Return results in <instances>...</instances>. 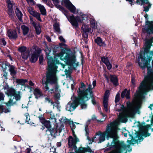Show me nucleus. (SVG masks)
<instances>
[{"instance_id": "aec40b11", "label": "nucleus", "mask_w": 153, "mask_h": 153, "mask_svg": "<svg viewBox=\"0 0 153 153\" xmlns=\"http://www.w3.org/2000/svg\"><path fill=\"white\" fill-rule=\"evenodd\" d=\"M33 94L35 98L38 99L43 96V94L41 90L39 88H36L33 91Z\"/></svg>"}, {"instance_id": "7ed1b4c3", "label": "nucleus", "mask_w": 153, "mask_h": 153, "mask_svg": "<svg viewBox=\"0 0 153 153\" xmlns=\"http://www.w3.org/2000/svg\"><path fill=\"white\" fill-rule=\"evenodd\" d=\"M62 4L65 6L71 12L74 14H76L78 13V15L76 17L73 15L69 17L67 16L73 26L76 27H78L79 23H83V21L87 19L86 15L82 12H79L78 10L76 9L69 0H62Z\"/></svg>"}, {"instance_id": "58836bf2", "label": "nucleus", "mask_w": 153, "mask_h": 153, "mask_svg": "<svg viewBox=\"0 0 153 153\" xmlns=\"http://www.w3.org/2000/svg\"><path fill=\"white\" fill-rule=\"evenodd\" d=\"M60 120L62 123H67L68 122L69 123V121L70 120L67 119L65 117H62Z\"/></svg>"}, {"instance_id": "3c124183", "label": "nucleus", "mask_w": 153, "mask_h": 153, "mask_svg": "<svg viewBox=\"0 0 153 153\" xmlns=\"http://www.w3.org/2000/svg\"><path fill=\"white\" fill-rule=\"evenodd\" d=\"M43 59V56L41 55L39 57V60L40 64H41L42 62Z\"/></svg>"}, {"instance_id": "09e8293b", "label": "nucleus", "mask_w": 153, "mask_h": 153, "mask_svg": "<svg viewBox=\"0 0 153 153\" xmlns=\"http://www.w3.org/2000/svg\"><path fill=\"white\" fill-rule=\"evenodd\" d=\"M94 88L92 87L91 85H88V88L87 89H88V91H87V92H88V91H90L91 92V94L92 95V91H91V90L92 89Z\"/></svg>"}, {"instance_id": "6e6552de", "label": "nucleus", "mask_w": 153, "mask_h": 153, "mask_svg": "<svg viewBox=\"0 0 153 153\" xmlns=\"http://www.w3.org/2000/svg\"><path fill=\"white\" fill-rule=\"evenodd\" d=\"M143 30L148 33L153 34V22L146 21V25Z\"/></svg>"}, {"instance_id": "c9c22d12", "label": "nucleus", "mask_w": 153, "mask_h": 153, "mask_svg": "<svg viewBox=\"0 0 153 153\" xmlns=\"http://www.w3.org/2000/svg\"><path fill=\"white\" fill-rule=\"evenodd\" d=\"M53 27L55 30L59 33L60 32V28L59 24L57 23H55L53 25Z\"/></svg>"}, {"instance_id": "1a4fd4ad", "label": "nucleus", "mask_w": 153, "mask_h": 153, "mask_svg": "<svg viewBox=\"0 0 153 153\" xmlns=\"http://www.w3.org/2000/svg\"><path fill=\"white\" fill-rule=\"evenodd\" d=\"M136 3L137 4H141V5L144 4L143 7L144 8L143 10L145 12L149 11L152 5V4L149 3L148 0H137Z\"/></svg>"}, {"instance_id": "e433bc0d", "label": "nucleus", "mask_w": 153, "mask_h": 153, "mask_svg": "<svg viewBox=\"0 0 153 153\" xmlns=\"http://www.w3.org/2000/svg\"><path fill=\"white\" fill-rule=\"evenodd\" d=\"M27 80L26 79H18L17 80V82L19 84L22 85H24L25 83L27 82Z\"/></svg>"}, {"instance_id": "a19ab883", "label": "nucleus", "mask_w": 153, "mask_h": 153, "mask_svg": "<svg viewBox=\"0 0 153 153\" xmlns=\"http://www.w3.org/2000/svg\"><path fill=\"white\" fill-rule=\"evenodd\" d=\"M101 60L105 64L109 62L108 58L105 57H102Z\"/></svg>"}, {"instance_id": "6ab92c4d", "label": "nucleus", "mask_w": 153, "mask_h": 153, "mask_svg": "<svg viewBox=\"0 0 153 153\" xmlns=\"http://www.w3.org/2000/svg\"><path fill=\"white\" fill-rule=\"evenodd\" d=\"M7 36L10 39H16L17 35L16 31L14 30H8L7 32Z\"/></svg>"}, {"instance_id": "f03ea898", "label": "nucleus", "mask_w": 153, "mask_h": 153, "mask_svg": "<svg viewBox=\"0 0 153 153\" xmlns=\"http://www.w3.org/2000/svg\"><path fill=\"white\" fill-rule=\"evenodd\" d=\"M45 51L48 60V72L46 79L43 78L42 84L49 92L54 93V97L57 99L60 97V91L56 84L57 78L56 74L57 68L56 65L59 63L60 59L64 61L66 64L72 65L75 62V56L70 50H65L54 55L53 59L50 55L51 50L47 48Z\"/></svg>"}, {"instance_id": "412c9836", "label": "nucleus", "mask_w": 153, "mask_h": 153, "mask_svg": "<svg viewBox=\"0 0 153 153\" xmlns=\"http://www.w3.org/2000/svg\"><path fill=\"white\" fill-rule=\"evenodd\" d=\"M111 81L113 84L116 86L118 85V79L117 77L115 75L110 76Z\"/></svg>"}, {"instance_id": "0e129e2a", "label": "nucleus", "mask_w": 153, "mask_h": 153, "mask_svg": "<svg viewBox=\"0 0 153 153\" xmlns=\"http://www.w3.org/2000/svg\"><path fill=\"white\" fill-rule=\"evenodd\" d=\"M29 84L31 86H33L34 85V84L31 81H30L29 82Z\"/></svg>"}, {"instance_id": "69168bd1", "label": "nucleus", "mask_w": 153, "mask_h": 153, "mask_svg": "<svg viewBox=\"0 0 153 153\" xmlns=\"http://www.w3.org/2000/svg\"><path fill=\"white\" fill-rule=\"evenodd\" d=\"M131 81V82L132 83V84H134V82L135 81L134 79L133 78H132Z\"/></svg>"}, {"instance_id": "de8ad7c7", "label": "nucleus", "mask_w": 153, "mask_h": 153, "mask_svg": "<svg viewBox=\"0 0 153 153\" xmlns=\"http://www.w3.org/2000/svg\"><path fill=\"white\" fill-rule=\"evenodd\" d=\"M105 65L107 68L109 70L110 69L112 68V65L109 62H108Z\"/></svg>"}, {"instance_id": "49530a36", "label": "nucleus", "mask_w": 153, "mask_h": 153, "mask_svg": "<svg viewBox=\"0 0 153 153\" xmlns=\"http://www.w3.org/2000/svg\"><path fill=\"white\" fill-rule=\"evenodd\" d=\"M25 116L26 117V122H28L30 120L29 116L28 113H26L25 114Z\"/></svg>"}, {"instance_id": "393cba45", "label": "nucleus", "mask_w": 153, "mask_h": 153, "mask_svg": "<svg viewBox=\"0 0 153 153\" xmlns=\"http://www.w3.org/2000/svg\"><path fill=\"white\" fill-rule=\"evenodd\" d=\"M16 15L20 21H22V18L23 14L21 11H20L18 8H16L15 11Z\"/></svg>"}, {"instance_id": "72a5a7b5", "label": "nucleus", "mask_w": 153, "mask_h": 153, "mask_svg": "<svg viewBox=\"0 0 153 153\" xmlns=\"http://www.w3.org/2000/svg\"><path fill=\"white\" fill-rule=\"evenodd\" d=\"M45 100L46 101H48L49 103H50L51 104V105H53V108H54L55 107H58V104H56L54 103L53 102L51 101V100H50V99L48 97H46L45 98Z\"/></svg>"}, {"instance_id": "13d9d810", "label": "nucleus", "mask_w": 153, "mask_h": 153, "mask_svg": "<svg viewBox=\"0 0 153 153\" xmlns=\"http://www.w3.org/2000/svg\"><path fill=\"white\" fill-rule=\"evenodd\" d=\"M128 2L130 3V4L132 5L134 4V2L133 1H132V0H126Z\"/></svg>"}, {"instance_id": "6e6d98bb", "label": "nucleus", "mask_w": 153, "mask_h": 153, "mask_svg": "<svg viewBox=\"0 0 153 153\" xmlns=\"http://www.w3.org/2000/svg\"><path fill=\"white\" fill-rule=\"evenodd\" d=\"M59 39L60 41H61L63 42H65V40L63 38V37L62 36H60L59 37Z\"/></svg>"}, {"instance_id": "423d86ee", "label": "nucleus", "mask_w": 153, "mask_h": 153, "mask_svg": "<svg viewBox=\"0 0 153 153\" xmlns=\"http://www.w3.org/2000/svg\"><path fill=\"white\" fill-rule=\"evenodd\" d=\"M85 85L83 82L81 83V86L77 91L78 97L83 99L85 101L88 100L92 97L91 92L88 91V89H85Z\"/></svg>"}, {"instance_id": "4be33fe9", "label": "nucleus", "mask_w": 153, "mask_h": 153, "mask_svg": "<svg viewBox=\"0 0 153 153\" xmlns=\"http://www.w3.org/2000/svg\"><path fill=\"white\" fill-rule=\"evenodd\" d=\"M41 123L44 125V126L48 128V129L49 130V128L51 127V125L50 122L49 121L45 120V119H41Z\"/></svg>"}, {"instance_id": "bb28decb", "label": "nucleus", "mask_w": 153, "mask_h": 153, "mask_svg": "<svg viewBox=\"0 0 153 153\" xmlns=\"http://www.w3.org/2000/svg\"><path fill=\"white\" fill-rule=\"evenodd\" d=\"M130 91L126 89L125 90L122 92L121 95V97L122 98H123L124 97H126V98L128 99L129 98Z\"/></svg>"}, {"instance_id": "680f3d73", "label": "nucleus", "mask_w": 153, "mask_h": 153, "mask_svg": "<svg viewBox=\"0 0 153 153\" xmlns=\"http://www.w3.org/2000/svg\"><path fill=\"white\" fill-rule=\"evenodd\" d=\"M46 38L47 39V40H48V41L50 42L51 41V39L50 37L49 36H46Z\"/></svg>"}, {"instance_id": "c85d7f7f", "label": "nucleus", "mask_w": 153, "mask_h": 153, "mask_svg": "<svg viewBox=\"0 0 153 153\" xmlns=\"http://www.w3.org/2000/svg\"><path fill=\"white\" fill-rule=\"evenodd\" d=\"M21 28L23 35H25L27 34L29 30L27 26L24 25L22 26Z\"/></svg>"}, {"instance_id": "338daca9", "label": "nucleus", "mask_w": 153, "mask_h": 153, "mask_svg": "<svg viewBox=\"0 0 153 153\" xmlns=\"http://www.w3.org/2000/svg\"><path fill=\"white\" fill-rule=\"evenodd\" d=\"M61 146V143L60 142H58L57 143V147H59Z\"/></svg>"}, {"instance_id": "e2e57ef3", "label": "nucleus", "mask_w": 153, "mask_h": 153, "mask_svg": "<svg viewBox=\"0 0 153 153\" xmlns=\"http://www.w3.org/2000/svg\"><path fill=\"white\" fill-rule=\"evenodd\" d=\"M42 1L45 3L48 4V3H49L48 0H42Z\"/></svg>"}, {"instance_id": "c756f323", "label": "nucleus", "mask_w": 153, "mask_h": 153, "mask_svg": "<svg viewBox=\"0 0 153 153\" xmlns=\"http://www.w3.org/2000/svg\"><path fill=\"white\" fill-rule=\"evenodd\" d=\"M9 70L10 72V74L12 76H14L16 73V72L15 70V68L12 65H10V68Z\"/></svg>"}, {"instance_id": "8fccbe9b", "label": "nucleus", "mask_w": 153, "mask_h": 153, "mask_svg": "<svg viewBox=\"0 0 153 153\" xmlns=\"http://www.w3.org/2000/svg\"><path fill=\"white\" fill-rule=\"evenodd\" d=\"M0 42L1 44H2L3 45H5L6 44V42L4 39H1L0 40Z\"/></svg>"}, {"instance_id": "ddd939ff", "label": "nucleus", "mask_w": 153, "mask_h": 153, "mask_svg": "<svg viewBox=\"0 0 153 153\" xmlns=\"http://www.w3.org/2000/svg\"><path fill=\"white\" fill-rule=\"evenodd\" d=\"M28 11L30 14L36 17L38 20L41 21L40 14L36 11H35L32 7H29L28 8Z\"/></svg>"}, {"instance_id": "cd10ccee", "label": "nucleus", "mask_w": 153, "mask_h": 153, "mask_svg": "<svg viewBox=\"0 0 153 153\" xmlns=\"http://www.w3.org/2000/svg\"><path fill=\"white\" fill-rule=\"evenodd\" d=\"M30 52L29 50L21 54L22 58L25 59H27L30 55Z\"/></svg>"}, {"instance_id": "dca6fc26", "label": "nucleus", "mask_w": 153, "mask_h": 153, "mask_svg": "<svg viewBox=\"0 0 153 153\" xmlns=\"http://www.w3.org/2000/svg\"><path fill=\"white\" fill-rule=\"evenodd\" d=\"M69 123L72 130L74 138V139H73L76 142H79V140L77 138L76 136L74 134V131L73 130V129H75V125L74 124L73 121L71 120H70V121H69Z\"/></svg>"}, {"instance_id": "c03bdc74", "label": "nucleus", "mask_w": 153, "mask_h": 153, "mask_svg": "<svg viewBox=\"0 0 153 153\" xmlns=\"http://www.w3.org/2000/svg\"><path fill=\"white\" fill-rule=\"evenodd\" d=\"M120 95L119 94H117L116 95L115 99V102L116 103L118 102L119 101L120 99Z\"/></svg>"}, {"instance_id": "79ce46f5", "label": "nucleus", "mask_w": 153, "mask_h": 153, "mask_svg": "<svg viewBox=\"0 0 153 153\" xmlns=\"http://www.w3.org/2000/svg\"><path fill=\"white\" fill-rule=\"evenodd\" d=\"M90 23L91 25V27L93 28H94L95 27V24L94 21L92 20L90 21Z\"/></svg>"}, {"instance_id": "774afa93", "label": "nucleus", "mask_w": 153, "mask_h": 153, "mask_svg": "<svg viewBox=\"0 0 153 153\" xmlns=\"http://www.w3.org/2000/svg\"><path fill=\"white\" fill-rule=\"evenodd\" d=\"M96 119V117L94 115H93L92 117V120H94Z\"/></svg>"}, {"instance_id": "a211bd4d", "label": "nucleus", "mask_w": 153, "mask_h": 153, "mask_svg": "<svg viewBox=\"0 0 153 153\" xmlns=\"http://www.w3.org/2000/svg\"><path fill=\"white\" fill-rule=\"evenodd\" d=\"M39 56V53L36 50L32 54L30 61L32 62H35L37 60Z\"/></svg>"}, {"instance_id": "b1692460", "label": "nucleus", "mask_w": 153, "mask_h": 153, "mask_svg": "<svg viewBox=\"0 0 153 153\" xmlns=\"http://www.w3.org/2000/svg\"><path fill=\"white\" fill-rule=\"evenodd\" d=\"M37 6L39 8L42 14L44 15H45L46 14V12L44 7L40 4H38Z\"/></svg>"}, {"instance_id": "9b49d317", "label": "nucleus", "mask_w": 153, "mask_h": 153, "mask_svg": "<svg viewBox=\"0 0 153 153\" xmlns=\"http://www.w3.org/2000/svg\"><path fill=\"white\" fill-rule=\"evenodd\" d=\"M109 95V91L106 90L105 92L103 100V106L104 110L107 112H108L109 110V107L108 105V97Z\"/></svg>"}, {"instance_id": "4468645a", "label": "nucleus", "mask_w": 153, "mask_h": 153, "mask_svg": "<svg viewBox=\"0 0 153 153\" xmlns=\"http://www.w3.org/2000/svg\"><path fill=\"white\" fill-rule=\"evenodd\" d=\"M28 11L30 14L36 17L38 20L41 21L40 14L36 11H35L32 7H29L28 8Z\"/></svg>"}, {"instance_id": "39448f33", "label": "nucleus", "mask_w": 153, "mask_h": 153, "mask_svg": "<svg viewBox=\"0 0 153 153\" xmlns=\"http://www.w3.org/2000/svg\"><path fill=\"white\" fill-rule=\"evenodd\" d=\"M150 127V125H145V123L143 124L140 127V134L138 136V138L134 141V143H138L140 142L141 140L142 141L143 138H142V136L146 137L150 135V134L147 133ZM134 140L132 137L131 140H128L127 142L130 145H133L134 143Z\"/></svg>"}, {"instance_id": "0eeeda50", "label": "nucleus", "mask_w": 153, "mask_h": 153, "mask_svg": "<svg viewBox=\"0 0 153 153\" xmlns=\"http://www.w3.org/2000/svg\"><path fill=\"white\" fill-rule=\"evenodd\" d=\"M77 142H76L73 140V138L71 136L69 137L68 139V145L70 147L72 148V151L74 150L73 152L74 153H85V152H93L92 151L89 147L88 148H83L80 147L78 149L76 150V147L75 146V144ZM69 153H73V152H70Z\"/></svg>"}, {"instance_id": "f704fd0d", "label": "nucleus", "mask_w": 153, "mask_h": 153, "mask_svg": "<svg viewBox=\"0 0 153 153\" xmlns=\"http://www.w3.org/2000/svg\"><path fill=\"white\" fill-rule=\"evenodd\" d=\"M50 113H51V117L50 118V120H51L52 122H56V119L55 117V116H54V114L52 113L51 111Z\"/></svg>"}, {"instance_id": "2eb2a0df", "label": "nucleus", "mask_w": 153, "mask_h": 153, "mask_svg": "<svg viewBox=\"0 0 153 153\" xmlns=\"http://www.w3.org/2000/svg\"><path fill=\"white\" fill-rule=\"evenodd\" d=\"M30 22L34 27L37 34H39L41 32V30L39 24L33 21V18L31 17L30 18Z\"/></svg>"}, {"instance_id": "ea45409f", "label": "nucleus", "mask_w": 153, "mask_h": 153, "mask_svg": "<svg viewBox=\"0 0 153 153\" xmlns=\"http://www.w3.org/2000/svg\"><path fill=\"white\" fill-rule=\"evenodd\" d=\"M52 1H53L54 4L56 7L58 8H61V6L58 4L59 3V1L58 0H52Z\"/></svg>"}, {"instance_id": "7c9ffc66", "label": "nucleus", "mask_w": 153, "mask_h": 153, "mask_svg": "<svg viewBox=\"0 0 153 153\" xmlns=\"http://www.w3.org/2000/svg\"><path fill=\"white\" fill-rule=\"evenodd\" d=\"M82 29L84 32H88L91 30V28L89 26L84 24L82 26Z\"/></svg>"}, {"instance_id": "2f4dec72", "label": "nucleus", "mask_w": 153, "mask_h": 153, "mask_svg": "<svg viewBox=\"0 0 153 153\" xmlns=\"http://www.w3.org/2000/svg\"><path fill=\"white\" fill-rule=\"evenodd\" d=\"M49 131L51 135L52 136L58 132L60 133L61 130L60 129H58V127H57L56 129L53 128L52 129H50Z\"/></svg>"}, {"instance_id": "5fc2aeb1", "label": "nucleus", "mask_w": 153, "mask_h": 153, "mask_svg": "<svg viewBox=\"0 0 153 153\" xmlns=\"http://www.w3.org/2000/svg\"><path fill=\"white\" fill-rule=\"evenodd\" d=\"M85 130L86 132V134L87 135L88 133V126L87 125H86L85 126Z\"/></svg>"}, {"instance_id": "5701e85b", "label": "nucleus", "mask_w": 153, "mask_h": 153, "mask_svg": "<svg viewBox=\"0 0 153 153\" xmlns=\"http://www.w3.org/2000/svg\"><path fill=\"white\" fill-rule=\"evenodd\" d=\"M6 106L3 105H0V113L3 112L7 113L10 112V108H6Z\"/></svg>"}, {"instance_id": "37998d69", "label": "nucleus", "mask_w": 153, "mask_h": 153, "mask_svg": "<svg viewBox=\"0 0 153 153\" xmlns=\"http://www.w3.org/2000/svg\"><path fill=\"white\" fill-rule=\"evenodd\" d=\"M26 1L28 4L31 5H34L35 3L33 0H26Z\"/></svg>"}, {"instance_id": "864d4df0", "label": "nucleus", "mask_w": 153, "mask_h": 153, "mask_svg": "<svg viewBox=\"0 0 153 153\" xmlns=\"http://www.w3.org/2000/svg\"><path fill=\"white\" fill-rule=\"evenodd\" d=\"M4 99V95L3 94L0 93V101L3 100Z\"/></svg>"}, {"instance_id": "4d7b16f0", "label": "nucleus", "mask_w": 153, "mask_h": 153, "mask_svg": "<svg viewBox=\"0 0 153 153\" xmlns=\"http://www.w3.org/2000/svg\"><path fill=\"white\" fill-rule=\"evenodd\" d=\"M86 32H84V33L83 34V36L85 38H87L88 36V35Z\"/></svg>"}, {"instance_id": "f257e3e1", "label": "nucleus", "mask_w": 153, "mask_h": 153, "mask_svg": "<svg viewBox=\"0 0 153 153\" xmlns=\"http://www.w3.org/2000/svg\"><path fill=\"white\" fill-rule=\"evenodd\" d=\"M153 89V79H144L139 87L138 90L135 94L134 100L131 103L128 102L127 103V108L122 105L120 111L118 115V119L111 123L108 126L106 131L103 133L97 134L92 139V142L100 143L105 140V136L107 139L109 138H113V141L111 143V147H114V150L109 153H125L127 151L130 152L131 149L129 146H126L122 142L118 141L115 139L117 137V126L119 122H126L127 117H133L135 113H140V108L142 100L144 98L143 94Z\"/></svg>"}, {"instance_id": "bf43d9fd", "label": "nucleus", "mask_w": 153, "mask_h": 153, "mask_svg": "<svg viewBox=\"0 0 153 153\" xmlns=\"http://www.w3.org/2000/svg\"><path fill=\"white\" fill-rule=\"evenodd\" d=\"M31 151V149L30 148H27L26 150V152L27 153H30Z\"/></svg>"}, {"instance_id": "a18cd8bd", "label": "nucleus", "mask_w": 153, "mask_h": 153, "mask_svg": "<svg viewBox=\"0 0 153 153\" xmlns=\"http://www.w3.org/2000/svg\"><path fill=\"white\" fill-rule=\"evenodd\" d=\"M149 108L151 110L153 109V104L149 106ZM151 122L152 125H153V115L152 116V117L151 120Z\"/></svg>"}, {"instance_id": "f3484780", "label": "nucleus", "mask_w": 153, "mask_h": 153, "mask_svg": "<svg viewBox=\"0 0 153 153\" xmlns=\"http://www.w3.org/2000/svg\"><path fill=\"white\" fill-rule=\"evenodd\" d=\"M77 100V105L79 103L82 109H85L86 108L87 105V104L85 102V101L79 98H76V100Z\"/></svg>"}, {"instance_id": "20e7f679", "label": "nucleus", "mask_w": 153, "mask_h": 153, "mask_svg": "<svg viewBox=\"0 0 153 153\" xmlns=\"http://www.w3.org/2000/svg\"><path fill=\"white\" fill-rule=\"evenodd\" d=\"M3 76L4 79V81L1 84V89H4L6 91L5 92L8 97H10L9 100L6 104L8 106H11L15 104L16 101L19 100L21 98V96L19 92H16V91L12 88H10L7 83L6 80L7 79V73L4 71L3 74Z\"/></svg>"}, {"instance_id": "f8f14e48", "label": "nucleus", "mask_w": 153, "mask_h": 153, "mask_svg": "<svg viewBox=\"0 0 153 153\" xmlns=\"http://www.w3.org/2000/svg\"><path fill=\"white\" fill-rule=\"evenodd\" d=\"M6 1L8 4V14L10 17H12L14 15L13 10L14 3L13 1H11L10 0H7Z\"/></svg>"}, {"instance_id": "a878e982", "label": "nucleus", "mask_w": 153, "mask_h": 153, "mask_svg": "<svg viewBox=\"0 0 153 153\" xmlns=\"http://www.w3.org/2000/svg\"><path fill=\"white\" fill-rule=\"evenodd\" d=\"M95 42L100 46H105V43L102 42L101 39L99 37H97L95 39Z\"/></svg>"}, {"instance_id": "473e14b6", "label": "nucleus", "mask_w": 153, "mask_h": 153, "mask_svg": "<svg viewBox=\"0 0 153 153\" xmlns=\"http://www.w3.org/2000/svg\"><path fill=\"white\" fill-rule=\"evenodd\" d=\"M18 50L21 53V54L25 52L27 50L26 47L25 46H21L19 47V48Z\"/></svg>"}, {"instance_id": "9d476101", "label": "nucleus", "mask_w": 153, "mask_h": 153, "mask_svg": "<svg viewBox=\"0 0 153 153\" xmlns=\"http://www.w3.org/2000/svg\"><path fill=\"white\" fill-rule=\"evenodd\" d=\"M77 100H76V98H75V100L73 102H69L66 107V110L69 111H74L77 106Z\"/></svg>"}, {"instance_id": "052dcab7", "label": "nucleus", "mask_w": 153, "mask_h": 153, "mask_svg": "<svg viewBox=\"0 0 153 153\" xmlns=\"http://www.w3.org/2000/svg\"><path fill=\"white\" fill-rule=\"evenodd\" d=\"M96 82L95 80H94V81H93V82H92V85L93 86V88H94V87L96 85Z\"/></svg>"}, {"instance_id": "4c0bfd02", "label": "nucleus", "mask_w": 153, "mask_h": 153, "mask_svg": "<svg viewBox=\"0 0 153 153\" xmlns=\"http://www.w3.org/2000/svg\"><path fill=\"white\" fill-rule=\"evenodd\" d=\"M10 65L7 64H4L2 66V68L4 69V71H5L7 70H8L10 68Z\"/></svg>"}, {"instance_id": "603ef678", "label": "nucleus", "mask_w": 153, "mask_h": 153, "mask_svg": "<svg viewBox=\"0 0 153 153\" xmlns=\"http://www.w3.org/2000/svg\"><path fill=\"white\" fill-rule=\"evenodd\" d=\"M67 79L71 80V81L72 82H74L73 79L70 75H68V76L67 77Z\"/></svg>"}]
</instances>
